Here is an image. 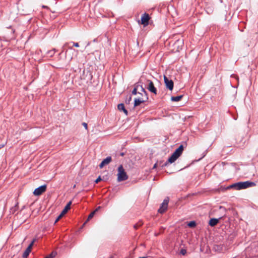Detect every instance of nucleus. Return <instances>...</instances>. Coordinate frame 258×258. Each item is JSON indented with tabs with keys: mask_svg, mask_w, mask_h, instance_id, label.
I'll list each match as a JSON object with an SVG mask.
<instances>
[{
	"mask_svg": "<svg viewBox=\"0 0 258 258\" xmlns=\"http://www.w3.org/2000/svg\"><path fill=\"white\" fill-rule=\"evenodd\" d=\"M141 92H139V94L142 95L141 98H136L134 100V106L137 107L141 103L146 102L148 100V93L145 89L141 86Z\"/></svg>",
	"mask_w": 258,
	"mask_h": 258,
	"instance_id": "nucleus-1",
	"label": "nucleus"
},
{
	"mask_svg": "<svg viewBox=\"0 0 258 258\" xmlns=\"http://www.w3.org/2000/svg\"><path fill=\"white\" fill-rule=\"evenodd\" d=\"M255 185V183L253 182L246 181L244 182H239L234 183L230 186L229 188H235L237 190H240L242 189H245L249 187L254 186Z\"/></svg>",
	"mask_w": 258,
	"mask_h": 258,
	"instance_id": "nucleus-2",
	"label": "nucleus"
},
{
	"mask_svg": "<svg viewBox=\"0 0 258 258\" xmlns=\"http://www.w3.org/2000/svg\"><path fill=\"white\" fill-rule=\"evenodd\" d=\"M117 170L118 173L117 174V181L118 182L124 181L128 179V176L125 171H124V169L122 165L119 166Z\"/></svg>",
	"mask_w": 258,
	"mask_h": 258,
	"instance_id": "nucleus-3",
	"label": "nucleus"
},
{
	"mask_svg": "<svg viewBox=\"0 0 258 258\" xmlns=\"http://www.w3.org/2000/svg\"><path fill=\"white\" fill-rule=\"evenodd\" d=\"M169 202V198L168 197H167L166 199H165L161 204L160 208L158 209V212L162 214L165 212V211L167 210L168 207V204Z\"/></svg>",
	"mask_w": 258,
	"mask_h": 258,
	"instance_id": "nucleus-4",
	"label": "nucleus"
},
{
	"mask_svg": "<svg viewBox=\"0 0 258 258\" xmlns=\"http://www.w3.org/2000/svg\"><path fill=\"white\" fill-rule=\"evenodd\" d=\"M148 83L147 88V89L151 93H153L155 95L157 94V90L156 87H155L153 82L150 80H148L147 81Z\"/></svg>",
	"mask_w": 258,
	"mask_h": 258,
	"instance_id": "nucleus-5",
	"label": "nucleus"
},
{
	"mask_svg": "<svg viewBox=\"0 0 258 258\" xmlns=\"http://www.w3.org/2000/svg\"><path fill=\"white\" fill-rule=\"evenodd\" d=\"M46 185L44 184L43 185H41L37 188H36L34 191H33V194L35 196H40L42 195L43 192H44L46 190Z\"/></svg>",
	"mask_w": 258,
	"mask_h": 258,
	"instance_id": "nucleus-6",
	"label": "nucleus"
},
{
	"mask_svg": "<svg viewBox=\"0 0 258 258\" xmlns=\"http://www.w3.org/2000/svg\"><path fill=\"white\" fill-rule=\"evenodd\" d=\"M72 204V201H70L67 205L65 206L64 209L61 212V214L58 216L54 222V224H55L70 209L71 205Z\"/></svg>",
	"mask_w": 258,
	"mask_h": 258,
	"instance_id": "nucleus-7",
	"label": "nucleus"
},
{
	"mask_svg": "<svg viewBox=\"0 0 258 258\" xmlns=\"http://www.w3.org/2000/svg\"><path fill=\"white\" fill-rule=\"evenodd\" d=\"M164 81L166 87L169 90L172 91L173 88L174 83L172 80H169L166 76H164Z\"/></svg>",
	"mask_w": 258,
	"mask_h": 258,
	"instance_id": "nucleus-8",
	"label": "nucleus"
},
{
	"mask_svg": "<svg viewBox=\"0 0 258 258\" xmlns=\"http://www.w3.org/2000/svg\"><path fill=\"white\" fill-rule=\"evenodd\" d=\"M35 241H36V239L35 238L33 239V240L32 241L31 243L29 245L28 247L26 248V249L25 250V251H24V252L23 253V255H22L23 258H27L28 257V256L29 255V253H30V252L31 251L32 247V246L34 244V243L35 242Z\"/></svg>",
	"mask_w": 258,
	"mask_h": 258,
	"instance_id": "nucleus-9",
	"label": "nucleus"
},
{
	"mask_svg": "<svg viewBox=\"0 0 258 258\" xmlns=\"http://www.w3.org/2000/svg\"><path fill=\"white\" fill-rule=\"evenodd\" d=\"M150 17L148 14L145 13L143 14L141 17V24L144 25V26H146L149 24V21Z\"/></svg>",
	"mask_w": 258,
	"mask_h": 258,
	"instance_id": "nucleus-10",
	"label": "nucleus"
},
{
	"mask_svg": "<svg viewBox=\"0 0 258 258\" xmlns=\"http://www.w3.org/2000/svg\"><path fill=\"white\" fill-rule=\"evenodd\" d=\"M179 157L178 156H177L175 153H173L172 155L170 156V157L168 159V161L166 162L162 166H167L169 163H172L174 161L176 160V159Z\"/></svg>",
	"mask_w": 258,
	"mask_h": 258,
	"instance_id": "nucleus-11",
	"label": "nucleus"
},
{
	"mask_svg": "<svg viewBox=\"0 0 258 258\" xmlns=\"http://www.w3.org/2000/svg\"><path fill=\"white\" fill-rule=\"evenodd\" d=\"M183 44V39H178L175 41V42L174 44V46L175 47H177L176 51H179L180 49H182Z\"/></svg>",
	"mask_w": 258,
	"mask_h": 258,
	"instance_id": "nucleus-12",
	"label": "nucleus"
},
{
	"mask_svg": "<svg viewBox=\"0 0 258 258\" xmlns=\"http://www.w3.org/2000/svg\"><path fill=\"white\" fill-rule=\"evenodd\" d=\"M183 150V146L181 145L174 152V153L176 154L179 157L181 155Z\"/></svg>",
	"mask_w": 258,
	"mask_h": 258,
	"instance_id": "nucleus-13",
	"label": "nucleus"
},
{
	"mask_svg": "<svg viewBox=\"0 0 258 258\" xmlns=\"http://www.w3.org/2000/svg\"><path fill=\"white\" fill-rule=\"evenodd\" d=\"M118 109L120 111H122L123 112L127 115V111L125 108L124 105L123 103L119 104L117 106Z\"/></svg>",
	"mask_w": 258,
	"mask_h": 258,
	"instance_id": "nucleus-14",
	"label": "nucleus"
},
{
	"mask_svg": "<svg viewBox=\"0 0 258 258\" xmlns=\"http://www.w3.org/2000/svg\"><path fill=\"white\" fill-rule=\"evenodd\" d=\"M219 222V220L218 219H216V218H212L209 222V224L212 226V227H213V226H215V225H216L217 224V223H218Z\"/></svg>",
	"mask_w": 258,
	"mask_h": 258,
	"instance_id": "nucleus-15",
	"label": "nucleus"
},
{
	"mask_svg": "<svg viewBox=\"0 0 258 258\" xmlns=\"http://www.w3.org/2000/svg\"><path fill=\"white\" fill-rule=\"evenodd\" d=\"M139 86H140V82H138L135 85L134 89L132 91V94L137 95V94H139V92H137V90L139 89Z\"/></svg>",
	"mask_w": 258,
	"mask_h": 258,
	"instance_id": "nucleus-16",
	"label": "nucleus"
},
{
	"mask_svg": "<svg viewBox=\"0 0 258 258\" xmlns=\"http://www.w3.org/2000/svg\"><path fill=\"white\" fill-rule=\"evenodd\" d=\"M98 211V209H96L95 211L92 212L88 216V218L87 220L85 221V222L84 223L83 226L86 224V223L89 221L90 219H91L93 216H94L95 213Z\"/></svg>",
	"mask_w": 258,
	"mask_h": 258,
	"instance_id": "nucleus-17",
	"label": "nucleus"
},
{
	"mask_svg": "<svg viewBox=\"0 0 258 258\" xmlns=\"http://www.w3.org/2000/svg\"><path fill=\"white\" fill-rule=\"evenodd\" d=\"M182 97H183V95H179V96H172V97H171V100L172 101L178 102L181 99Z\"/></svg>",
	"mask_w": 258,
	"mask_h": 258,
	"instance_id": "nucleus-18",
	"label": "nucleus"
},
{
	"mask_svg": "<svg viewBox=\"0 0 258 258\" xmlns=\"http://www.w3.org/2000/svg\"><path fill=\"white\" fill-rule=\"evenodd\" d=\"M112 158L110 156H108L105 159H104L102 162L106 165H108L111 161Z\"/></svg>",
	"mask_w": 258,
	"mask_h": 258,
	"instance_id": "nucleus-19",
	"label": "nucleus"
},
{
	"mask_svg": "<svg viewBox=\"0 0 258 258\" xmlns=\"http://www.w3.org/2000/svg\"><path fill=\"white\" fill-rule=\"evenodd\" d=\"M55 52V49H53L52 50H49L47 51V54L49 57H52Z\"/></svg>",
	"mask_w": 258,
	"mask_h": 258,
	"instance_id": "nucleus-20",
	"label": "nucleus"
},
{
	"mask_svg": "<svg viewBox=\"0 0 258 258\" xmlns=\"http://www.w3.org/2000/svg\"><path fill=\"white\" fill-rule=\"evenodd\" d=\"M69 49L70 50L69 51H67L66 52V57H67L69 55L70 52H72L73 53L74 52H75L76 51L75 49H73L71 47H69Z\"/></svg>",
	"mask_w": 258,
	"mask_h": 258,
	"instance_id": "nucleus-21",
	"label": "nucleus"
},
{
	"mask_svg": "<svg viewBox=\"0 0 258 258\" xmlns=\"http://www.w3.org/2000/svg\"><path fill=\"white\" fill-rule=\"evenodd\" d=\"M143 223L142 221H140L136 224L134 225V227L135 229H137L139 227L143 225Z\"/></svg>",
	"mask_w": 258,
	"mask_h": 258,
	"instance_id": "nucleus-22",
	"label": "nucleus"
},
{
	"mask_svg": "<svg viewBox=\"0 0 258 258\" xmlns=\"http://www.w3.org/2000/svg\"><path fill=\"white\" fill-rule=\"evenodd\" d=\"M187 225L189 227L193 228V227H195L196 226V223L195 221H192L189 222L188 223Z\"/></svg>",
	"mask_w": 258,
	"mask_h": 258,
	"instance_id": "nucleus-23",
	"label": "nucleus"
},
{
	"mask_svg": "<svg viewBox=\"0 0 258 258\" xmlns=\"http://www.w3.org/2000/svg\"><path fill=\"white\" fill-rule=\"evenodd\" d=\"M186 253V250L184 249H181L180 250V253L182 255H185Z\"/></svg>",
	"mask_w": 258,
	"mask_h": 258,
	"instance_id": "nucleus-24",
	"label": "nucleus"
},
{
	"mask_svg": "<svg viewBox=\"0 0 258 258\" xmlns=\"http://www.w3.org/2000/svg\"><path fill=\"white\" fill-rule=\"evenodd\" d=\"M101 180V178L100 176H99L95 181V182L96 183H98L99 181H100Z\"/></svg>",
	"mask_w": 258,
	"mask_h": 258,
	"instance_id": "nucleus-25",
	"label": "nucleus"
},
{
	"mask_svg": "<svg viewBox=\"0 0 258 258\" xmlns=\"http://www.w3.org/2000/svg\"><path fill=\"white\" fill-rule=\"evenodd\" d=\"M105 164L103 163V162H101V163L99 164V167L100 168H102L104 166H105Z\"/></svg>",
	"mask_w": 258,
	"mask_h": 258,
	"instance_id": "nucleus-26",
	"label": "nucleus"
},
{
	"mask_svg": "<svg viewBox=\"0 0 258 258\" xmlns=\"http://www.w3.org/2000/svg\"><path fill=\"white\" fill-rule=\"evenodd\" d=\"M72 43H73V45L74 46L77 47H79V44L78 43H77V42H73Z\"/></svg>",
	"mask_w": 258,
	"mask_h": 258,
	"instance_id": "nucleus-27",
	"label": "nucleus"
},
{
	"mask_svg": "<svg viewBox=\"0 0 258 258\" xmlns=\"http://www.w3.org/2000/svg\"><path fill=\"white\" fill-rule=\"evenodd\" d=\"M131 100H132V97H131V96H130L129 97L128 99L127 100H126L125 102H126V103H130V101H131Z\"/></svg>",
	"mask_w": 258,
	"mask_h": 258,
	"instance_id": "nucleus-28",
	"label": "nucleus"
},
{
	"mask_svg": "<svg viewBox=\"0 0 258 258\" xmlns=\"http://www.w3.org/2000/svg\"><path fill=\"white\" fill-rule=\"evenodd\" d=\"M82 125L85 127V128L87 130V123L86 122H83Z\"/></svg>",
	"mask_w": 258,
	"mask_h": 258,
	"instance_id": "nucleus-29",
	"label": "nucleus"
},
{
	"mask_svg": "<svg viewBox=\"0 0 258 258\" xmlns=\"http://www.w3.org/2000/svg\"><path fill=\"white\" fill-rule=\"evenodd\" d=\"M87 75H89V79H91L92 76L91 75V73L89 72H87Z\"/></svg>",
	"mask_w": 258,
	"mask_h": 258,
	"instance_id": "nucleus-30",
	"label": "nucleus"
},
{
	"mask_svg": "<svg viewBox=\"0 0 258 258\" xmlns=\"http://www.w3.org/2000/svg\"><path fill=\"white\" fill-rule=\"evenodd\" d=\"M73 55H69L68 56V58L70 59V60H72L73 59Z\"/></svg>",
	"mask_w": 258,
	"mask_h": 258,
	"instance_id": "nucleus-31",
	"label": "nucleus"
},
{
	"mask_svg": "<svg viewBox=\"0 0 258 258\" xmlns=\"http://www.w3.org/2000/svg\"><path fill=\"white\" fill-rule=\"evenodd\" d=\"M157 163H155L153 167V169L156 168L157 167Z\"/></svg>",
	"mask_w": 258,
	"mask_h": 258,
	"instance_id": "nucleus-32",
	"label": "nucleus"
},
{
	"mask_svg": "<svg viewBox=\"0 0 258 258\" xmlns=\"http://www.w3.org/2000/svg\"><path fill=\"white\" fill-rule=\"evenodd\" d=\"M139 258H147V257H146V256H144V257H139Z\"/></svg>",
	"mask_w": 258,
	"mask_h": 258,
	"instance_id": "nucleus-33",
	"label": "nucleus"
},
{
	"mask_svg": "<svg viewBox=\"0 0 258 258\" xmlns=\"http://www.w3.org/2000/svg\"><path fill=\"white\" fill-rule=\"evenodd\" d=\"M141 86H142L143 87V86L142 85L140 84V86H139V89L140 88L141 89Z\"/></svg>",
	"mask_w": 258,
	"mask_h": 258,
	"instance_id": "nucleus-34",
	"label": "nucleus"
},
{
	"mask_svg": "<svg viewBox=\"0 0 258 258\" xmlns=\"http://www.w3.org/2000/svg\"><path fill=\"white\" fill-rule=\"evenodd\" d=\"M141 97H142V96H139L137 98H141Z\"/></svg>",
	"mask_w": 258,
	"mask_h": 258,
	"instance_id": "nucleus-35",
	"label": "nucleus"
}]
</instances>
